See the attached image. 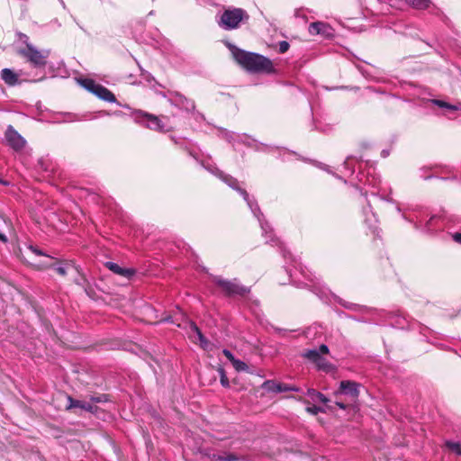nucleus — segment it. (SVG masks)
I'll return each instance as SVG.
<instances>
[{"mask_svg":"<svg viewBox=\"0 0 461 461\" xmlns=\"http://www.w3.org/2000/svg\"><path fill=\"white\" fill-rule=\"evenodd\" d=\"M226 47L230 51L235 61L244 69L250 73L269 74L274 71L272 61L263 55L246 51L226 41Z\"/></svg>","mask_w":461,"mask_h":461,"instance_id":"nucleus-1","label":"nucleus"},{"mask_svg":"<svg viewBox=\"0 0 461 461\" xmlns=\"http://www.w3.org/2000/svg\"><path fill=\"white\" fill-rule=\"evenodd\" d=\"M358 386L359 384L353 381H341L339 388L335 393L337 398L336 405L342 410H346L351 402L357 399L359 395Z\"/></svg>","mask_w":461,"mask_h":461,"instance_id":"nucleus-2","label":"nucleus"},{"mask_svg":"<svg viewBox=\"0 0 461 461\" xmlns=\"http://www.w3.org/2000/svg\"><path fill=\"white\" fill-rule=\"evenodd\" d=\"M18 54L22 56L33 68L44 69L50 54V50H39L32 44H27V48H21Z\"/></svg>","mask_w":461,"mask_h":461,"instance_id":"nucleus-3","label":"nucleus"},{"mask_svg":"<svg viewBox=\"0 0 461 461\" xmlns=\"http://www.w3.org/2000/svg\"><path fill=\"white\" fill-rule=\"evenodd\" d=\"M249 15L241 8L225 10L219 22V26L224 30L237 29L242 22H248Z\"/></svg>","mask_w":461,"mask_h":461,"instance_id":"nucleus-4","label":"nucleus"},{"mask_svg":"<svg viewBox=\"0 0 461 461\" xmlns=\"http://www.w3.org/2000/svg\"><path fill=\"white\" fill-rule=\"evenodd\" d=\"M329 352V348L325 344H321L318 349L306 350L303 357L315 364L319 370L329 373L334 370V366L322 357V355H327Z\"/></svg>","mask_w":461,"mask_h":461,"instance_id":"nucleus-5","label":"nucleus"},{"mask_svg":"<svg viewBox=\"0 0 461 461\" xmlns=\"http://www.w3.org/2000/svg\"><path fill=\"white\" fill-rule=\"evenodd\" d=\"M212 282L224 293L227 296H245L250 290L249 288L240 285L237 279L227 280L221 276H213Z\"/></svg>","mask_w":461,"mask_h":461,"instance_id":"nucleus-6","label":"nucleus"},{"mask_svg":"<svg viewBox=\"0 0 461 461\" xmlns=\"http://www.w3.org/2000/svg\"><path fill=\"white\" fill-rule=\"evenodd\" d=\"M21 259L29 265L32 266H40L42 265L44 267H51L52 264L49 262H39L37 263L35 261L36 257H44L49 260H51L52 258H50L48 255L43 253L37 246L29 245L26 247L25 251L23 252L21 249H19V255Z\"/></svg>","mask_w":461,"mask_h":461,"instance_id":"nucleus-7","label":"nucleus"},{"mask_svg":"<svg viewBox=\"0 0 461 461\" xmlns=\"http://www.w3.org/2000/svg\"><path fill=\"white\" fill-rule=\"evenodd\" d=\"M8 145L18 151L24 148L26 140L16 131L12 125H9L5 133Z\"/></svg>","mask_w":461,"mask_h":461,"instance_id":"nucleus-8","label":"nucleus"},{"mask_svg":"<svg viewBox=\"0 0 461 461\" xmlns=\"http://www.w3.org/2000/svg\"><path fill=\"white\" fill-rule=\"evenodd\" d=\"M102 81L105 84L115 85V81H113L111 77L104 76L101 77L98 75H93V77H76L77 82L80 85V86H103L100 83H96V80Z\"/></svg>","mask_w":461,"mask_h":461,"instance_id":"nucleus-9","label":"nucleus"},{"mask_svg":"<svg viewBox=\"0 0 461 461\" xmlns=\"http://www.w3.org/2000/svg\"><path fill=\"white\" fill-rule=\"evenodd\" d=\"M308 32L311 35H322L327 38L332 36V28L328 23L322 22L310 23Z\"/></svg>","mask_w":461,"mask_h":461,"instance_id":"nucleus-10","label":"nucleus"},{"mask_svg":"<svg viewBox=\"0 0 461 461\" xmlns=\"http://www.w3.org/2000/svg\"><path fill=\"white\" fill-rule=\"evenodd\" d=\"M54 271L56 274L65 276L67 275L79 274L78 267L72 262H62L54 266Z\"/></svg>","mask_w":461,"mask_h":461,"instance_id":"nucleus-11","label":"nucleus"},{"mask_svg":"<svg viewBox=\"0 0 461 461\" xmlns=\"http://www.w3.org/2000/svg\"><path fill=\"white\" fill-rule=\"evenodd\" d=\"M68 400L69 402L68 409L80 408L91 413H96L98 411V407L96 405L86 401L75 400L71 396H68Z\"/></svg>","mask_w":461,"mask_h":461,"instance_id":"nucleus-12","label":"nucleus"},{"mask_svg":"<svg viewBox=\"0 0 461 461\" xmlns=\"http://www.w3.org/2000/svg\"><path fill=\"white\" fill-rule=\"evenodd\" d=\"M104 266L111 270L113 273L119 275L121 276H124L127 278L131 277L135 274V270L132 268H124L120 267L118 264L114 262L108 261L104 264Z\"/></svg>","mask_w":461,"mask_h":461,"instance_id":"nucleus-13","label":"nucleus"},{"mask_svg":"<svg viewBox=\"0 0 461 461\" xmlns=\"http://www.w3.org/2000/svg\"><path fill=\"white\" fill-rule=\"evenodd\" d=\"M91 93H93L95 95H96L98 98L110 102L114 103L116 102L115 95L108 89V88H86Z\"/></svg>","mask_w":461,"mask_h":461,"instance_id":"nucleus-14","label":"nucleus"},{"mask_svg":"<svg viewBox=\"0 0 461 461\" xmlns=\"http://www.w3.org/2000/svg\"><path fill=\"white\" fill-rule=\"evenodd\" d=\"M1 78L8 86H14L18 83V75L10 68H4L1 71Z\"/></svg>","mask_w":461,"mask_h":461,"instance_id":"nucleus-15","label":"nucleus"},{"mask_svg":"<svg viewBox=\"0 0 461 461\" xmlns=\"http://www.w3.org/2000/svg\"><path fill=\"white\" fill-rule=\"evenodd\" d=\"M144 117L147 119V126L153 131H163L164 125L158 117L146 113Z\"/></svg>","mask_w":461,"mask_h":461,"instance_id":"nucleus-16","label":"nucleus"},{"mask_svg":"<svg viewBox=\"0 0 461 461\" xmlns=\"http://www.w3.org/2000/svg\"><path fill=\"white\" fill-rule=\"evenodd\" d=\"M77 284L80 286H82L87 294L88 297H90L93 300H95L97 298L96 293L95 292L94 288L91 287L86 279L84 276H80L79 280H76Z\"/></svg>","mask_w":461,"mask_h":461,"instance_id":"nucleus-17","label":"nucleus"},{"mask_svg":"<svg viewBox=\"0 0 461 461\" xmlns=\"http://www.w3.org/2000/svg\"><path fill=\"white\" fill-rule=\"evenodd\" d=\"M410 5L416 9H426L430 5V0H405Z\"/></svg>","mask_w":461,"mask_h":461,"instance_id":"nucleus-18","label":"nucleus"},{"mask_svg":"<svg viewBox=\"0 0 461 461\" xmlns=\"http://www.w3.org/2000/svg\"><path fill=\"white\" fill-rule=\"evenodd\" d=\"M308 395L314 401L318 400L322 403H327L330 400L321 393L316 391L315 389H310L308 391Z\"/></svg>","mask_w":461,"mask_h":461,"instance_id":"nucleus-19","label":"nucleus"},{"mask_svg":"<svg viewBox=\"0 0 461 461\" xmlns=\"http://www.w3.org/2000/svg\"><path fill=\"white\" fill-rule=\"evenodd\" d=\"M90 401L92 402L100 403V402H107L110 401V395L105 393H99L90 396Z\"/></svg>","mask_w":461,"mask_h":461,"instance_id":"nucleus-20","label":"nucleus"},{"mask_svg":"<svg viewBox=\"0 0 461 461\" xmlns=\"http://www.w3.org/2000/svg\"><path fill=\"white\" fill-rule=\"evenodd\" d=\"M290 391L298 392L299 388L290 385V384H287L277 383L276 393L290 392Z\"/></svg>","mask_w":461,"mask_h":461,"instance_id":"nucleus-21","label":"nucleus"},{"mask_svg":"<svg viewBox=\"0 0 461 461\" xmlns=\"http://www.w3.org/2000/svg\"><path fill=\"white\" fill-rule=\"evenodd\" d=\"M445 445L449 450L455 452L457 456H461V444L457 442L447 441Z\"/></svg>","mask_w":461,"mask_h":461,"instance_id":"nucleus-22","label":"nucleus"},{"mask_svg":"<svg viewBox=\"0 0 461 461\" xmlns=\"http://www.w3.org/2000/svg\"><path fill=\"white\" fill-rule=\"evenodd\" d=\"M190 329L192 331L196 333L201 343L207 342V340L204 338V336L203 335L201 330L197 327V325L194 322H193V321L190 322Z\"/></svg>","mask_w":461,"mask_h":461,"instance_id":"nucleus-23","label":"nucleus"},{"mask_svg":"<svg viewBox=\"0 0 461 461\" xmlns=\"http://www.w3.org/2000/svg\"><path fill=\"white\" fill-rule=\"evenodd\" d=\"M432 103H434L435 104H437L438 106H439L441 108H447L449 111H456V110H457L456 106L452 105V104H448L447 102L441 101V100L434 99V100H432Z\"/></svg>","mask_w":461,"mask_h":461,"instance_id":"nucleus-24","label":"nucleus"},{"mask_svg":"<svg viewBox=\"0 0 461 461\" xmlns=\"http://www.w3.org/2000/svg\"><path fill=\"white\" fill-rule=\"evenodd\" d=\"M262 387L267 391L276 393L277 383L273 380H267L263 383Z\"/></svg>","mask_w":461,"mask_h":461,"instance_id":"nucleus-25","label":"nucleus"},{"mask_svg":"<svg viewBox=\"0 0 461 461\" xmlns=\"http://www.w3.org/2000/svg\"><path fill=\"white\" fill-rule=\"evenodd\" d=\"M234 368L237 370V371H248L249 369V366L248 365L243 362V361H240V360H238L236 359L233 363H232Z\"/></svg>","mask_w":461,"mask_h":461,"instance_id":"nucleus-26","label":"nucleus"},{"mask_svg":"<svg viewBox=\"0 0 461 461\" xmlns=\"http://www.w3.org/2000/svg\"><path fill=\"white\" fill-rule=\"evenodd\" d=\"M225 461H243L244 457L234 453H224Z\"/></svg>","mask_w":461,"mask_h":461,"instance_id":"nucleus-27","label":"nucleus"},{"mask_svg":"<svg viewBox=\"0 0 461 461\" xmlns=\"http://www.w3.org/2000/svg\"><path fill=\"white\" fill-rule=\"evenodd\" d=\"M219 373H220V381H221V384L223 387H229L230 386V382H229V379L226 375V373L224 371L223 368H220L219 369Z\"/></svg>","mask_w":461,"mask_h":461,"instance_id":"nucleus-28","label":"nucleus"},{"mask_svg":"<svg viewBox=\"0 0 461 461\" xmlns=\"http://www.w3.org/2000/svg\"><path fill=\"white\" fill-rule=\"evenodd\" d=\"M17 36L19 40L24 44L23 48H27V44H32L29 41V37L26 34L23 32H18Z\"/></svg>","mask_w":461,"mask_h":461,"instance_id":"nucleus-29","label":"nucleus"},{"mask_svg":"<svg viewBox=\"0 0 461 461\" xmlns=\"http://www.w3.org/2000/svg\"><path fill=\"white\" fill-rule=\"evenodd\" d=\"M289 43L285 41L279 42V52L280 53H285L289 50Z\"/></svg>","mask_w":461,"mask_h":461,"instance_id":"nucleus-30","label":"nucleus"},{"mask_svg":"<svg viewBox=\"0 0 461 461\" xmlns=\"http://www.w3.org/2000/svg\"><path fill=\"white\" fill-rule=\"evenodd\" d=\"M4 223L7 228V231L10 235H14V230L13 228V224L10 221L4 220Z\"/></svg>","mask_w":461,"mask_h":461,"instance_id":"nucleus-31","label":"nucleus"},{"mask_svg":"<svg viewBox=\"0 0 461 461\" xmlns=\"http://www.w3.org/2000/svg\"><path fill=\"white\" fill-rule=\"evenodd\" d=\"M222 353L231 363H233L236 360L233 354L230 350L224 349Z\"/></svg>","mask_w":461,"mask_h":461,"instance_id":"nucleus-32","label":"nucleus"},{"mask_svg":"<svg viewBox=\"0 0 461 461\" xmlns=\"http://www.w3.org/2000/svg\"><path fill=\"white\" fill-rule=\"evenodd\" d=\"M307 411L312 414H317L319 411H321V409L317 406L308 407Z\"/></svg>","mask_w":461,"mask_h":461,"instance_id":"nucleus-33","label":"nucleus"},{"mask_svg":"<svg viewBox=\"0 0 461 461\" xmlns=\"http://www.w3.org/2000/svg\"><path fill=\"white\" fill-rule=\"evenodd\" d=\"M0 240L3 243H6L8 241V238H7L6 234L2 230H0Z\"/></svg>","mask_w":461,"mask_h":461,"instance_id":"nucleus-34","label":"nucleus"},{"mask_svg":"<svg viewBox=\"0 0 461 461\" xmlns=\"http://www.w3.org/2000/svg\"><path fill=\"white\" fill-rule=\"evenodd\" d=\"M453 240H454L456 242H457V243L461 244V233H459V232H456L455 234H453Z\"/></svg>","mask_w":461,"mask_h":461,"instance_id":"nucleus-35","label":"nucleus"},{"mask_svg":"<svg viewBox=\"0 0 461 461\" xmlns=\"http://www.w3.org/2000/svg\"><path fill=\"white\" fill-rule=\"evenodd\" d=\"M209 458L211 461H218L219 454H211L209 455Z\"/></svg>","mask_w":461,"mask_h":461,"instance_id":"nucleus-36","label":"nucleus"},{"mask_svg":"<svg viewBox=\"0 0 461 461\" xmlns=\"http://www.w3.org/2000/svg\"><path fill=\"white\" fill-rule=\"evenodd\" d=\"M162 321H163L172 322V323H175V322H176V321H175V320H173V317H172V316H167V317H166V318H163V319H162Z\"/></svg>","mask_w":461,"mask_h":461,"instance_id":"nucleus-37","label":"nucleus"},{"mask_svg":"<svg viewBox=\"0 0 461 461\" xmlns=\"http://www.w3.org/2000/svg\"><path fill=\"white\" fill-rule=\"evenodd\" d=\"M147 80H148V82H149V84L150 86H153L152 82H155V83H156V81H155L154 77H150V76H148V77H147Z\"/></svg>","mask_w":461,"mask_h":461,"instance_id":"nucleus-38","label":"nucleus"},{"mask_svg":"<svg viewBox=\"0 0 461 461\" xmlns=\"http://www.w3.org/2000/svg\"><path fill=\"white\" fill-rule=\"evenodd\" d=\"M218 461H225L224 454H223V455H219V459H218Z\"/></svg>","mask_w":461,"mask_h":461,"instance_id":"nucleus-39","label":"nucleus"},{"mask_svg":"<svg viewBox=\"0 0 461 461\" xmlns=\"http://www.w3.org/2000/svg\"><path fill=\"white\" fill-rule=\"evenodd\" d=\"M30 81H31V82H38V81H40V79H38V78H32V79H31Z\"/></svg>","mask_w":461,"mask_h":461,"instance_id":"nucleus-40","label":"nucleus"}]
</instances>
